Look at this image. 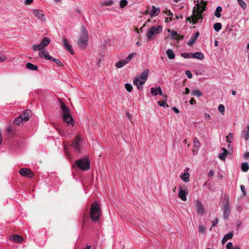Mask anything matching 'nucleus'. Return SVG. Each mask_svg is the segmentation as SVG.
<instances>
[{
	"instance_id": "nucleus-42",
	"label": "nucleus",
	"mask_w": 249,
	"mask_h": 249,
	"mask_svg": "<svg viewBox=\"0 0 249 249\" xmlns=\"http://www.w3.org/2000/svg\"><path fill=\"white\" fill-rule=\"evenodd\" d=\"M125 88L126 90L128 92H131L133 89L132 86L129 83H126L125 84Z\"/></svg>"
},
{
	"instance_id": "nucleus-29",
	"label": "nucleus",
	"mask_w": 249,
	"mask_h": 249,
	"mask_svg": "<svg viewBox=\"0 0 249 249\" xmlns=\"http://www.w3.org/2000/svg\"><path fill=\"white\" fill-rule=\"evenodd\" d=\"M194 146L195 148L199 149L200 146V143L197 138H195L194 139Z\"/></svg>"
},
{
	"instance_id": "nucleus-5",
	"label": "nucleus",
	"mask_w": 249,
	"mask_h": 249,
	"mask_svg": "<svg viewBox=\"0 0 249 249\" xmlns=\"http://www.w3.org/2000/svg\"><path fill=\"white\" fill-rule=\"evenodd\" d=\"M203 11L200 9V3L197 2L196 4V7H194L193 14L192 16V21L193 24H196L199 19H202L203 18V16L202 14Z\"/></svg>"
},
{
	"instance_id": "nucleus-21",
	"label": "nucleus",
	"mask_w": 249,
	"mask_h": 249,
	"mask_svg": "<svg viewBox=\"0 0 249 249\" xmlns=\"http://www.w3.org/2000/svg\"><path fill=\"white\" fill-rule=\"evenodd\" d=\"M10 239L16 243H20L23 241L22 237L18 234H15L11 236Z\"/></svg>"
},
{
	"instance_id": "nucleus-34",
	"label": "nucleus",
	"mask_w": 249,
	"mask_h": 249,
	"mask_svg": "<svg viewBox=\"0 0 249 249\" xmlns=\"http://www.w3.org/2000/svg\"><path fill=\"white\" fill-rule=\"evenodd\" d=\"M192 95L199 97L202 95V93L199 90H195L192 92Z\"/></svg>"
},
{
	"instance_id": "nucleus-1",
	"label": "nucleus",
	"mask_w": 249,
	"mask_h": 249,
	"mask_svg": "<svg viewBox=\"0 0 249 249\" xmlns=\"http://www.w3.org/2000/svg\"><path fill=\"white\" fill-rule=\"evenodd\" d=\"M221 206V209L223 211V218L225 220L228 219L231 213V206L229 196L225 195Z\"/></svg>"
},
{
	"instance_id": "nucleus-47",
	"label": "nucleus",
	"mask_w": 249,
	"mask_h": 249,
	"mask_svg": "<svg viewBox=\"0 0 249 249\" xmlns=\"http://www.w3.org/2000/svg\"><path fill=\"white\" fill-rule=\"evenodd\" d=\"M226 247L227 249H235V248L233 247L232 243L231 242H228Z\"/></svg>"
},
{
	"instance_id": "nucleus-31",
	"label": "nucleus",
	"mask_w": 249,
	"mask_h": 249,
	"mask_svg": "<svg viewBox=\"0 0 249 249\" xmlns=\"http://www.w3.org/2000/svg\"><path fill=\"white\" fill-rule=\"evenodd\" d=\"M181 56L185 58H193L192 53H184L181 54Z\"/></svg>"
},
{
	"instance_id": "nucleus-58",
	"label": "nucleus",
	"mask_w": 249,
	"mask_h": 249,
	"mask_svg": "<svg viewBox=\"0 0 249 249\" xmlns=\"http://www.w3.org/2000/svg\"><path fill=\"white\" fill-rule=\"evenodd\" d=\"M190 103L191 105L195 104L196 103V101L195 99H194L193 98H191L190 100Z\"/></svg>"
},
{
	"instance_id": "nucleus-7",
	"label": "nucleus",
	"mask_w": 249,
	"mask_h": 249,
	"mask_svg": "<svg viewBox=\"0 0 249 249\" xmlns=\"http://www.w3.org/2000/svg\"><path fill=\"white\" fill-rule=\"evenodd\" d=\"M162 30V27L161 25H159L157 27L152 26L149 29L147 33V40H150L154 36L160 34Z\"/></svg>"
},
{
	"instance_id": "nucleus-50",
	"label": "nucleus",
	"mask_w": 249,
	"mask_h": 249,
	"mask_svg": "<svg viewBox=\"0 0 249 249\" xmlns=\"http://www.w3.org/2000/svg\"><path fill=\"white\" fill-rule=\"evenodd\" d=\"M64 152H65V154H66V156H67V158H68V159H69L71 156H70V155L69 154V152H68V148H67V146H66V145H65V146H64Z\"/></svg>"
},
{
	"instance_id": "nucleus-56",
	"label": "nucleus",
	"mask_w": 249,
	"mask_h": 249,
	"mask_svg": "<svg viewBox=\"0 0 249 249\" xmlns=\"http://www.w3.org/2000/svg\"><path fill=\"white\" fill-rule=\"evenodd\" d=\"M157 91H158V94H159L160 95H162V92L160 87L157 88Z\"/></svg>"
},
{
	"instance_id": "nucleus-51",
	"label": "nucleus",
	"mask_w": 249,
	"mask_h": 249,
	"mask_svg": "<svg viewBox=\"0 0 249 249\" xmlns=\"http://www.w3.org/2000/svg\"><path fill=\"white\" fill-rule=\"evenodd\" d=\"M112 4V1H103L102 4L106 6H110Z\"/></svg>"
},
{
	"instance_id": "nucleus-13",
	"label": "nucleus",
	"mask_w": 249,
	"mask_h": 249,
	"mask_svg": "<svg viewBox=\"0 0 249 249\" xmlns=\"http://www.w3.org/2000/svg\"><path fill=\"white\" fill-rule=\"evenodd\" d=\"M149 70L146 69L145 70L142 72L141 73L140 78V84H144L146 81L148 76Z\"/></svg>"
},
{
	"instance_id": "nucleus-55",
	"label": "nucleus",
	"mask_w": 249,
	"mask_h": 249,
	"mask_svg": "<svg viewBox=\"0 0 249 249\" xmlns=\"http://www.w3.org/2000/svg\"><path fill=\"white\" fill-rule=\"evenodd\" d=\"M218 222V218H216L215 220L212 221V227H214Z\"/></svg>"
},
{
	"instance_id": "nucleus-15",
	"label": "nucleus",
	"mask_w": 249,
	"mask_h": 249,
	"mask_svg": "<svg viewBox=\"0 0 249 249\" xmlns=\"http://www.w3.org/2000/svg\"><path fill=\"white\" fill-rule=\"evenodd\" d=\"M199 35V33L198 32H196L195 34H193L191 38L189 40L187 45L189 46H191L193 45L196 42V39L198 37Z\"/></svg>"
},
{
	"instance_id": "nucleus-52",
	"label": "nucleus",
	"mask_w": 249,
	"mask_h": 249,
	"mask_svg": "<svg viewBox=\"0 0 249 249\" xmlns=\"http://www.w3.org/2000/svg\"><path fill=\"white\" fill-rule=\"evenodd\" d=\"M205 231V228L202 226H199V232L201 233H204Z\"/></svg>"
},
{
	"instance_id": "nucleus-63",
	"label": "nucleus",
	"mask_w": 249,
	"mask_h": 249,
	"mask_svg": "<svg viewBox=\"0 0 249 249\" xmlns=\"http://www.w3.org/2000/svg\"><path fill=\"white\" fill-rule=\"evenodd\" d=\"M33 1V0H26L25 3L26 4H30L31 3H32Z\"/></svg>"
},
{
	"instance_id": "nucleus-41",
	"label": "nucleus",
	"mask_w": 249,
	"mask_h": 249,
	"mask_svg": "<svg viewBox=\"0 0 249 249\" xmlns=\"http://www.w3.org/2000/svg\"><path fill=\"white\" fill-rule=\"evenodd\" d=\"M228 154L227 153H220L218 155V157L219 158L222 160H223V161H225V159H226V156L228 155Z\"/></svg>"
},
{
	"instance_id": "nucleus-60",
	"label": "nucleus",
	"mask_w": 249,
	"mask_h": 249,
	"mask_svg": "<svg viewBox=\"0 0 249 249\" xmlns=\"http://www.w3.org/2000/svg\"><path fill=\"white\" fill-rule=\"evenodd\" d=\"M189 92H190V90L188 88H185V91L183 92V93L184 94H189Z\"/></svg>"
},
{
	"instance_id": "nucleus-40",
	"label": "nucleus",
	"mask_w": 249,
	"mask_h": 249,
	"mask_svg": "<svg viewBox=\"0 0 249 249\" xmlns=\"http://www.w3.org/2000/svg\"><path fill=\"white\" fill-rule=\"evenodd\" d=\"M158 105L160 106V107H168V105L166 104V102L165 101H163V100H161V101H159L158 102Z\"/></svg>"
},
{
	"instance_id": "nucleus-8",
	"label": "nucleus",
	"mask_w": 249,
	"mask_h": 249,
	"mask_svg": "<svg viewBox=\"0 0 249 249\" xmlns=\"http://www.w3.org/2000/svg\"><path fill=\"white\" fill-rule=\"evenodd\" d=\"M84 140L79 135H77L75 138L72 141L71 145L73 147L75 150L77 152H79L81 148L83 147Z\"/></svg>"
},
{
	"instance_id": "nucleus-17",
	"label": "nucleus",
	"mask_w": 249,
	"mask_h": 249,
	"mask_svg": "<svg viewBox=\"0 0 249 249\" xmlns=\"http://www.w3.org/2000/svg\"><path fill=\"white\" fill-rule=\"evenodd\" d=\"M140 80L141 79L139 76L136 77L133 79V84L137 86L139 90H141L143 88L142 85L143 84H140Z\"/></svg>"
},
{
	"instance_id": "nucleus-38",
	"label": "nucleus",
	"mask_w": 249,
	"mask_h": 249,
	"mask_svg": "<svg viewBox=\"0 0 249 249\" xmlns=\"http://www.w3.org/2000/svg\"><path fill=\"white\" fill-rule=\"evenodd\" d=\"M22 122H23V120L21 118V117L19 116L17 118H16L14 120V123L17 125L20 124Z\"/></svg>"
},
{
	"instance_id": "nucleus-57",
	"label": "nucleus",
	"mask_w": 249,
	"mask_h": 249,
	"mask_svg": "<svg viewBox=\"0 0 249 249\" xmlns=\"http://www.w3.org/2000/svg\"><path fill=\"white\" fill-rule=\"evenodd\" d=\"M199 149L195 148V147H194V149L193 150V153L194 155H196L197 154V152L198 151Z\"/></svg>"
},
{
	"instance_id": "nucleus-45",
	"label": "nucleus",
	"mask_w": 249,
	"mask_h": 249,
	"mask_svg": "<svg viewBox=\"0 0 249 249\" xmlns=\"http://www.w3.org/2000/svg\"><path fill=\"white\" fill-rule=\"evenodd\" d=\"M218 109L219 111L222 114H223L224 113V112H225V107H224V106L223 105L220 104V105H219Z\"/></svg>"
},
{
	"instance_id": "nucleus-10",
	"label": "nucleus",
	"mask_w": 249,
	"mask_h": 249,
	"mask_svg": "<svg viewBox=\"0 0 249 249\" xmlns=\"http://www.w3.org/2000/svg\"><path fill=\"white\" fill-rule=\"evenodd\" d=\"M195 203L197 214L201 215H203L205 213V209L202 203L199 200H195Z\"/></svg>"
},
{
	"instance_id": "nucleus-59",
	"label": "nucleus",
	"mask_w": 249,
	"mask_h": 249,
	"mask_svg": "<svg viewBox=\"0 0 249 249\" xmlns=\"http://www.w3.org/2000/svg\"><path fill=\"white\" fill-rule=\"evenodd\" d=\"M172 110L176 113H178L179 112V110L175 107L172 108Z\"/></svg>"
},
{
	"instance_id": "nucleus-16",
	"label": "nucleus",
	"mask_w": 249,
	"mask_h": 249,
	"mask_svg": "<svg viewBox=\"0 0 249 249\" xmlns=\"http://www.w3.org/2000/svg\"><path fill=\"white\" fill-rule=\"evenodd\" d=\"M63 45L64 48L67 51H69L71 54L73 53V50L71 46L68 42V40L65 38L63 37L62 38Z\"/></svg>"
},
{
	"instance_id": "nucleus-46",
	"label": "nucleus",
	"mask_w": 249,
	"mask_h": 249,
	"mask_svg": "<svg viewBox=\"0 0 249 249\" xmlns=\"http://www.w3.org/2000/svg\"><path fill=\"white\" fill-rule=\"evenodd\" d=\"M157 88H152L151 89V93L153 96H156L158 94V91H157Z\"/></svg>"
},
{
	"instance_id": "nucleus-27",
	"label": "nucleus",
	"mask_w": 249,
	"mask_h": 249,
	"mask_svg": "<svg viewBox=\"0 0 249 249\" xmlns=\"http://www.w3.org/2000/svg\"><path fill=\"white\" fill-rule=\"evenodd\" d=\"M241 169L243 172H246L249 169V165L248 162H243L241 164Z\"/></svg>"
},
{
	"instance_id": "nucleus-37",
	"label": "nucleus",
	"mask_w": 249,
	"mask_h": 249,
	"mask_svg": "<svg viewBox=\"0 0 249 249\" xmlns=\"http://www.w3.org/2000/svg\"><path fill=\"white\" fill-rule=\"evenodd\" d=\"M238 2L243 9H246L247 8V4L243 0H239Z\"/></svg>"
},
{
	"instance_id": "nucleus-28",
	"label": "nucleus",
	"mask_w": 249,
	"mask_h": 249,
	"mask_svg": "<svg viewBox=\"0 0 249 249\" xmlns=\"http://www.w3.org/2000/svg\"><path fill=\"white\" fill-rule=\"evenodd\" d=\"M241 137L244 138L246 141L249 140V135L248 130H243L241 132Z\"/></svg>"
},
{
	"instance_id": "nucleus-49",
	"label": "nucleus",
	"mask_w": 249,
	"mask_h": 249,
	"mask_svg": "<svg viewBox=\"0 0 249 249\" xmlns=\"http://www.w3.org/2000/svg\"><path fill=\"white\" fill-rule=\"evenodd\" d=\"M6 59H7V57L4 54H3L2 53H0V62L4 61Z\"/></svg>"
},
{
	"instance_id": "nucleus-22",
	"label": "nucleus",
	"mask_w": 249,
	"mask_h": 249,
	"mask_svg": "<svg viewBox=\"0 0 249 249\" xmlns=\"http://www.w3.org/2000/svg\"><path fill=\"white\" fill-rule=\"evenodd\" d=\"M189 177H190V175L187 172H185L184 173L181 174L180 176V178H181L182 180L185 182H189Z\"/></svg>"
},
{
	"instance_id": "nucleus-12",
	"label": "nucleus",
	"mask_w": 249,
	"mask_h": 249,
	"mask_svg": "<svg viewBox=\"0 0 249 249\" xmlns=\"http://www.w3.org/2000/svg\"><path fill=\"white\" fill-rule=\"evenodd\" d=\"M19 173L22 176H25L29 178H32L34 176L33 172L28 168H22L19 170Z\"/></svg>"
},
{
	"instance_id": "nucleus-48",
	"label": "nucleus",
	"mask_w": 249,
	"mask_h": 249,
	"mask_svg": "<svg viewBox=\"0 0 249 249\" xmlns=\"http://www.w3.org/2000/svg\"><path fill=\"white\" fill-rule=\"evenodd\" d=\"M225 238H226L227 240L231 239L232 238L233 236V233L232 232H229L226 234L225 236Z\"/></svg>"
},
{
	"instance_id": "nucleus-26",
	"label": "nucleus",
	"mask_w": 249,
	"mask_h": 249,
	"mask_svg": "<svg viewBox=\"0 0 249 249\" xmlns=\"http://www.w3.org/2000/svg\"><path fill=\"white\" fill-rule=\"evenodd\" d=\"M222 8L221 6H218L216 7L214 12V15L217 18H220L221 16L220 12L222 11Z\"/></svg>"
},
{
	"instance_id": "nucleus-33",
	"label": "nucleus",
	"mask_w": 249,
	"mask_h": 249,
	"mask_svg": "<svg viewBox=\"0 0 249 249\" xmlns=\"http://www.w3.org/2000/svg\"><path fill=\"white\" fill-rule=\"evenodd\" d=\"M135 54V53H131L125 59H124L126 64H127L133 58Z\"/></svg>"
},
{
	"instance_id": "nucleus-24",
	"label": "nucleus",
	"mask_w": 249,
	"mask_h": 249,
	"mask_svg": "<svg viewBox=\"0 0 249 249\" xmlns=\"http://www.w3.org/2000/svg\"><path fill=\"white\" fill-rule=\"evenodd\" d=\"M166 54L169 59H173L175 58V54L171 49H168L166 51Z\"/></svg>"
},
{
	"instance_id": "nucleus-62",
	"label": "nucleus",
	"mask_w": 249,
	"mask_h": 249,
	"mask_svg": "<svg viewBox=\"0 0 249 249\" xmlns=\"http://www.w3.org/2000/svg\"><path fill=\"white\" fill-rule=\"evenodd\" d=\"M213 171L212 170H211L208 173V176L209 177H211V176H213Z\"/></svg>"
},
{
	"instance_id": "nucleus-39",
	"label": "nucleus",
	"mask_w": 249,
	"mask_h": 249,
	"mask_svg": "<svg viewBox=\"0 0 249 249\" xmlns=\"http://www.w3.org/2000/svg\"><path fill=\"white\" fill-rule=\"evenodd\" d=\"M168 32H171V37L173 38H175L176 37L178 36V34L177 32L172 30L171 31L169 29H167Z\"/></svg>"
},
{
	"instance_id": "nucleus-35",
	"label": "nucleus",
	"mask_w": 249,
	"mask_h": 249,
	"mask_svg": "<svg viewBox=\"0 0 249 249\" xmlns=\"http://www.w3.org/2000/svg\"><path fill=\"white\" fill-rule=\"evenodd\" d=\"M201 4H200V9L203 12L205 10L207 2L204 0H201Z\"/></svg>"
},
{
	"instance_id": "nucleus-53",
	"label": "nucleus",
	"mask_w": 249,
	"mask_h": 249,
	"mask_svg": "<svg viewBox=\"0 0 249 249\" xmlns=\"http://www.w3.org/2000/svg\"><path fill=\"white\" fill-rule=\"evenodd\" d=\"M185 73L187 75L188 78H192V74L191 72L190 71H189V70L186 71L185 72Z\"/></svg>"
},
{
	"instance_id": "nucleus-23",
	"label": "nucleus",
	"mask_w": 249,
	"mask_h": 249,
	"mask_svg": "<svg viewBox=\"0 0 249 249\" xmlns=\"http://www.w3.org/2000/svg\"><path fill=\"white\" fill-rule=\"evenodd\" d=\"M193 58L199 60H203L204 58L203 54L201 52H196L193 53Z\"/></svg>"
},
{
	"instance_id": "nucleus-14",
	"label": "nucleus",
	"mask_w": 249,
	"mask_h": 249,
	"mask_svg": "<svg viewBox=\"0 0 249 249\" xmlns=\"http://www.w3.org/2000/svg\"><path fill=\"white\" fill-rule=\"evenodd\" d=\"M39 51L38 55L39 57L44 58L46 60H49L50 58L52 57V56L49 55L48 52L45 49Z\"/></svg>"
},
{
	"instance_id": "nucleus-19",
	"label": "nucleus",
	"mask_w": 249,
	"mask_h": 249,
	"mask_svg": "<svg viewBox=\"0 0 249 249\" xmlns=\"http://www.w3.org/2000/svg\"><path fill=\"white\" fill-rule=\"evenodd\" d=\"M179 192L178 195V197L183 201H185L187 200L186 195L187 192L185 190L181 189L180 187H179Z\"/></svg>"
},
{
	"instance_id": "nucleus-64",
	"label": "nucleus",
	"mask_w": 249,
	"mask_h": 249,
	"mask_svg": "<svg viewBox=\"0 0 249 249\" xmlns=\"http://www.w3.org/2000/svg\"><path fill=\"white\" fill-rule=\"evenodd\" d=\"M228 240L226 239V238H225V236L223 237V238L222 239V244L223 245L224 244L226 241H227Z\"/></svg>"
},
{
	"instance_id": "nucleus-44",
	"label": "nucleus",
	"mask_w": 249,
	"mask_h": 249,
	"mask_svg": "<svg viewBox=\"0 0 249 249\" xmlns=\"http://www.w3.org/2000/svg\"><path fill=\"white\" fill-rule=\"evenodd\" d=\"M233 139V135L231 133H230L228 136H227L226 141L229 143H231Z\"/></svg>"
},
{
	"instance_id": "nucleus-4",
	"label": "nucleus",
	"mask_w": 249,
	"mask_h": 249,
	"mask_svg": "<svg viewBox=\"0 0 249 249\" xmlns=\"http://www.w3.org/2000/svg\"><path fill=\"white\" fill-rule=\"evenodd\" d=\"M90 215L91 218L94 221H98L101 216V209L96 202H94L91 204Z\"/></svg>"
},
{
	"instance_id": "nucleus-54",
	"label": "nucleus",
	"mask_w": 249,
	"mask_h": 249,
	"mask_svg": "<svg viewBox=\"0 0 249 249\" xmlns=\"http://www.w3.org/2000/svg\"><path fill=\"white\" fill-rule=\"evenodd\" d=\"M240 189H241V191L243 193L244 195L246 196V190H245V187L244 185H241L240 186Z\"/></svg>"
},
{
	"instance_id": "nucleus-36",
	"label": "nucleus",
	"mask_w": 249,
	"mask_h": 249,
	"mask_svg": "<svg viewBox=\"0 0 249 249\" xmlns=\"http://www.w3.org/2000/svg\"><path fill=\"white\" fill-rule=\"evenodd\" d=\"M49 60L54 61L58 66H62V63L59 59L53 58V57L49 58Z\"/></svg>"
},
{
	"instance_id": "nucleus-43",
	"label": "nucleus",
	"mask_w": 249,
	"mask_h": 249,
	"mask_svg": "<svg viewBox=\"0 0 249 249\" xmlns=\"http://www.w3.org/2000/svg\"><path fill=\"white\" fill-rule=\"evenodd\" d=\"M127 1L126 0H121L120 2V6L121 8H124L127 4Z\"/></svg>"
},
{
	"instance_id": "nucleus-9",
	"label": "nucleus",
	"mask_w": 249,
	"mask_h": 249,
	"mask_svg": "<svg viewBox=\"0 0 249 249\" xmlns=\"http://www.w3.org/2000/svg\"><path fill=\"white\" fill-rule=\"evenodd\" d=\"M50 42V38L48 37H45L41 40L38 45H33L32 47V49L34 51L45 49L44 48L49 45Z\"/></svg>"
},
{
	"instance_id": "nucleus-3",
	"label": "nucleus",
	"mask_w": 249,
	"mask_h": 249,
	"mask_svg": "<svg viewBox=\"0 0 249 249\" xmlns=\"http://www.w3.org/2000/svg\"><path fill=\"white\" fill-rule=\"evenodd\" d=\"M89 35L87 30L84 27H82L80 37L77 41L79 47L85 49L88 45Z\"/></svg>"
},
{
	"instance_id": "nucleus-25",
	"label": "nucleus",
	"mask_w": 249,
	"mask_h": 249,
	"mask_svg": "<svg viewBox=\"0 0 249 249\" xmlns=\"http://www.w3.org/2000/svg\"><path fill=\"white\" fill-rule=\"evenodd\" d=\"M26 67L27 69L32 71H37L38 70V67L37 66L31 63H27L26 65Z\"/></svg>"
},
{
	"instance_id": "nucleus-6",
	"label": "nucleus",
	"mask_w": 249,
	"mask_h": 249,
	"mask_svg": "<svg viewBox=\"0 0 249 249\" xmlns=\"http://www.w3.org/2000/svg\"><path fill=\"white\" fill-rule=\"evenodd\" d=\"M73 167L74 168L77 167L82 171H85L90 168V163L87 159L82 158L76 160V164L73 165Z\"/></svg>"
},
{
	"instance_id": "nucleus-32",
	"label": "nucleus",
	"mask_w": 249,
	"mask_h": 249,
	"mask_svg": "<svg viewBox=\"0 0 249 249\" xmlns=\"http://www.w3.org/2000/svg\"><path fill=\"white\" fill-rule=\"evenodd\" d=\"M222 28L220 23L217 22L213 25V28L216 32H218Z\"/></svg>"
},
{
	"instance_id": "nucleus-18",
	"label": "nucleus",
	"mask_w": 249,
	"mask_h": 249,
	"mask_svg": "<svg viewBox=\"0 0 249 249\" xmlns=\"http://www.w3.org/2000/svg\"><path fill=\"white\" fill-rule=\"evenodd\" d=\"M30 113V111L29 110H26L19 115L24 122H26L29 120Z\"/></svg>"
},
{
	"instance_id": "nucleus-61",
	"label": "nucleus",
	"mask_w": 249,
	"mask_h": 249,
	"mask_svg": "<svg viewBox=\"0 0 249 249\" xmlns=\"http://www.w3.org/2000/svg\"><path fill=\"white\" fill-rule=\"evenodd\" d=\"M221 150L223 151V153H226L227 154H229V151L226 149V148L222 147Z\"/></svg>"
},
{
	"instance_id": "nucleus-20",
	"label": "nucleus",
	"mask_w": 249,
	"mask_h": 249,
	"mask_svg": "<svg viewBox=\"0 0 249 249\" xmlns=\"http://www.w3.org/2000/svg\"><path fill=\"white\" fill-rule=\"evenodd\" d=\"M160 12V8L155 7L154 6H153L151 11L149 12V15L151 18L156 17L159 15Z\"/></svg>"
},
{
	"instance_id": "nucleus-30",
	"label": "nucleus",
	"mask_w": 249,
	"mask_h": 249,
	"mask_svg": "<svg viewBox=\"0 0 249 249\" xmlns=\"http://www.w3.org/2000/svg\"><path fill=\"white\" fill-rule=\"evenodd\" d=\"M126 64V63L124 61V60L123 59L119 61L116 64V67L118 68H121Z\"/></svg>"
},
{
	"instance_id": "nucleus-11",
	"label": "nucleus",
	"mask_w": 249,
	"mask_h": 249,
	"mask_svg": "<svg viewBox=\"0 0 249 249\" xmlns=\"http://www.w3.org/2000/svg\"><path fill=\"white\" fill-rule=\"evenodd\" d=\"M33 14L38 19L43 22L46 20L45 15L43 11L39 9H33Z\"/></svg>"
},
{
	"instance_id": "nucleus-2",
	"label": "nucleus",
	"mask_w": 249,
	"mask_h": 249,
	"mask_svg": "<svg viewBox=\"0 0 249 249\" xmlns=\"http://www.w3.org/2000/svg\"><path fill=\"white\" fill-rule=\"evenodd\" d=\"M61 108L63 112V119L64 121L66 122L68 125L73 126L74 121L70 114L68 107L63 103H61Z\"/></svg>"
}]
</instances>
